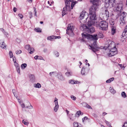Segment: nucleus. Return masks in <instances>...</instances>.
<instances>
[{
	"mask_svg": "<svg viewBox=\"0 0 127 127\" xmlns=\"http://www.w3.org/2000/svg\"><path fill=\"white\" fill-rule=\"evenodd\" d=\"M105 123H106L107 125L109 127L111 126V124L109 122L107 121H105Z\"/></svg>",
	"mask_w": 127,
	"mask_h": 127,
	"instance_id": "nucleus-49",
	"label": "nucleus"
},
{
	"mask_svg": "<svg viewBox=\"0 0 127 127\" xmlns=\"http://www.w3.org/2000/svg\"><path fill=\"white\" fill-rule=\"evenodd\" d=\"M72 73L71 72H68L65 73L66 76L67 77L69 76L72 75Z\"/></svg>",
	"mask_w": 127,
	"mask_h": 127,
	"instance_id": "nucleus-30",
	"label": "nucleus"
},
{
	"mask_svg": "<svg viewBox=\"0 0 127 127\" xmlns=\"http://www.w3.org/2000/svg\"><path fill=\"white\" fill-rule=\"evenodd\" d=\"M109 51L107 55L109 57L114 56L117 53V49L116 47L109 50Z\"/></svg>",
	"mask_w": 127,
	"mask_h": 127,
	"instance_id": "nucleus-9",
	"label": "nucleus"
},
{
	"mask_svg": "<svg viewBox=\"0 0 127 127\" xmlns=\"http://www.w3.org/2000/svg\"><path fill=\"white\" fill-rule=\"evenodd\" d=\"M77 81H74L72 80H69V83L72 84L77 83Z\"/></svg>",
	"mask_w": 127,
	"mask_h": 127,
	"instance_id": "nucleus-25",
	"label": "nucleus"
},
{
	"mask_svg": "<svg viewBox=\"0 0 127 127\" xmlns=\"http://www.w3.org/2000/svg\"><path fill=\"white\" fill-rule=\"evenodd\" d=\"M123 127H127V122L124 123Z\"/></svg>",
	"mask_w": 127,
	"mask_h": 127,
	"instance_id": "nucleus-53",
	"label": "nucleus"
},
{
	"mask_svg": "<svg viewBox=\"0 0 127 127\" xmlns=\"http://www.w3.org/2000/svg\"><path fill=\"white\" fill-rule=\"evenodd\" d=\"M73 124L74 127H83L81 124L76 122H74Z\"/></svg>",
	"mask_w": 127,
	"mask_h": 127,
	"instance_id": "nucleus-18",
	"label": "nucleus"
},
{
	"mask_svg": "<svg viewBox=\"0 0 127 127\" xmlns=\"http://www.w3.org/2000/svg\"><path fill=\"white\" fill-rule=\"evenodd\" d=\"M22 122L24 125L27 126L29 124V123L28 122H27L26 121H25L24 120H23Z\"/></svg>",
	"mask_w": 127,
	"mask_h": 127,
	"instance_id": "nucleus-45",
	"label": "nucleus"
},
{
	"mask_svg": "<svg viewBox=\"0 0 127 127\" xmlns=\"http://www.w3.org/2000/svg\"><path fill=\"white\" fill-rule=\"evenodd\" d=\"M55 37H56L54 36H48L47 37V39L48 40L51 41L52 39L55 38Z\"/></svg>",
	"mask_w": 127,
	"mask_h": 127,
	"instance_id": "nucleus-27",
	"label": "nucleus"
},
{
	"mask_svg": "<svg viewBox=\"0 0 127 127\" xmlns=\"http://www.w3.org/2000/svg\"><path fill=\"white\" fill-rule=\"evenodd\" d=\"M28 103L30 104V106H27L26 107V108H29V109H32L33 108L32 106L31 105L30 103L29 102Z\"/></svg>",
	"mask_w": 127,
	"mask_h": 127,
	"instance_id": "nucleus-40",
	"label": "nucleus"
},
{
	"mask_svg": "<svg viewBox=\"0 0 127 127\" xmlns=\"http://www.w3.org/2000/svg\"><path fill=\"white\" fill-rule=\"evenodd\" d=\"M29 14L30 15V18H31L32 17V13L31 12H29Z\"/></svg>",
	"mask_w": 127,
	"mask_h": 127,
	"instance_id": "nucleus-54",
	"label": "nucleus"
},
{
	"mask_svg": "<svg viewBox=\"0 0 127 127\" xmlns=\"http://www.w3.org/2000/svg\"><path fill=\"white\" fill-rule=\"evenodd\" d=\"M110 92L112 94H114L116 93V91L113 89L111 87L110 88Z\"/></svg>",
	"mask_w": 127,
	"mask_h": 127,
	"instance_id": "nucleus-29",
	"label": "nucleus"
},
{
	"mask_svg": "<svg viewBox=\"0 0 127 127\" xmlns=\"http://www.w3.org/2000/svg\"><path fill=\"white\" fill-rule=\"evenodd\" d=\"M73 115V114H69V117L70 119L72 121H73L74 120V119L72 117V116Z\"/></svg>",
	"mask_w": 127,
	"mask_h": 127,
	"instance_id": "nucleus-42",
	"label": "nucleus"
},
{
	"mask_svg": "<svg viewBox=\"0 0 127 127\" xmlns=\"http://www.w3.org/2000/svg\"><path fill=\"white\" fill-rule=\"evenodd\" d=\"M58 99L56 97H55V100L54 101V102L55 103V104L56 103H58Z\"/></svg>",
	"mask_w": 127,
	"mask_h": 127,
	"instance_id": "nucleus-51",
	"label": "nucleus"
},
{
	"mask_svg": "<svg viewBox=\"0 0 127 127\" xmlns=\"http://www.w3.org/2000/svg\"><path fill=\"white\" fill-rule=\"evenodd\" d=\"M56 74L55 72H50L49 73L50 75L52 77H54L55 75Z\"/></svg>",
	"mask_w": 127,
	"mask_h": 127,
	"instance_id": "nucleus-35",
	"label": "nucleus"
},
{
	"mask_svg": "<svg viewBox=\"0 0 127 127\" xmlns=\"http://www.w3.org/2000/svg\"><path fill=\"white\" fill-rule=\"evenodd\" d=\"M120 13H121V12ZM126 13L125 12H123L122 13H121V15L120 16V18L121 17L124 18L126 16Z\"/></svg>",
	"mask_w": 127,
	"mask_h": 127,
	"instance_id": "nucleus-26",
	"label": "nucleus"
},
{
	"mask_svg": "<svg viewBox=\"0 0 127 127\" xmlns=\"http://www.w3.org/2000/svg\"><path fill=\"white\" fill-rule=\"evenodd\" d=\"M0 46L2 48L5 49H6V45L4 42L1 40H0Z\"/></svg>",
	"mask_w": 127,
	"mask_h": 127,
	"instance_id": "nucleus-16",
	"label": "nucleus"
},
{
	"mask_svg": "<svg viewBox=\"0 0 127 127\" xmlns=\"http://www.w3.org/2000/svg\"><path fill=\"white\" fill-rule=\"evenodd\" d=\"M22 52L20 50H18L16 51V53L17 54H20Z\"/></svg>",
	"mask_w": 127,
	"mask_h": 127,
	"instance_id": "nucleus-46",
	"label": "nucleus"
},
{
	"mask_svg": "<svg viewBox=\"0 0 127 127\" xmlns=\"http://www.w3.org/2000/svg\"><path fill=\"white\" fill-rule=\"evenodd\" d=\"M127 33V31H125V32H123V34H122V35L121 36V38H123L124 39H125V38H126V37H127V34L126 35H125V33Z\"/></svg>",
	"mask_w": 127,
	"mask_h": 127,
	"instance_id": "nucleus-31",
	"label": "nucleus"
},
{
	"mask_svg": "<svg viewBox=\"0 0 127 127\" xmlns=\"http://www.w3.org/2000/svg\"><path fill=\"white\" fill-rule=\"evenodd\" d=\"M54 54L57 57H58L59 55V53L57 51H55L54 52Z\"/></svg>",
	"mask_w": 127,
	"mask_h": 127,
	"instance_id": "nucleus-43",
	"label": "nucleus"
},
{
	"mask_svg": "<svg viewBox=\"0 0 127 127\" xmlns=\"http://www.w3.org/2000/svg\"><path fill=\"white\" fill-rule=\"evenodd\" d=\"M9 55L10 56V58H11L13 57V54L12 51H9Z\"/></svg>",
	"mask_w": 127,
	"mask_h": 127,
	"instance_id": "nucleus-44",
	"label": "nucleus"
},
{
	"mask_svg": "<svg viewBox=\"0 0 127 127\" xmlns=\"http://www.w3.org/2000/svg\"><path fill=\"white\" fill-rule=\"evenodd\" d=\"M13 60L14 63L16 62V60L15 58H13Z\"/></svg>",
	"mask_w": 127,
	"mask_h": 127,
	"instance_id": "nucleus-59",
	"label": "nucleus"
},
{
	"mask_svg": "<svg viewBox=\"0 0 127 127\" xmlns=\"http://www.w3.org/2000/svg\"><path fill=\"white\" fill-rule=\"evenodd\" d=\"M109 23L111 25H114L115 24L114 20L112 19H110L109 21Z\"/></svg>",
	"mask_w": 127,
	"mask_h": 127,
	"instance_id": "nucleus-24",
	"label": "nucleus"
},
{
	"mask_svg": "<svg viewBox=\"0 0 127 127\" xmlns=\"http://www.w3.org/2000/svg\"><path fill=\"white\" fill-rule=\"evenodd\" d=\"M17 10V8L15 7H14L13 9V11L14 12H15Z\"/></svg>",
	"mask_w": 127,
	"mask_h": 127,
	"instance_id": "nucleus-58",
	"label": "nucleus"
},
{
	"mask_svg": "<svg viewBox=\"0 0 127 127\" xmlns=\"http://www.w3.org/2000/svg\"><path fill=\"white\" fill-rule=\"evenodd\" d=\"M95 26L101 30L106 31L108 29V24L106 21H102L99 23L98 22Z\"/></svg>",
	"mask_w": 127,
	"mask_h": 127,
	"instance_id": "nucleus-2",
	"label": "nucleus"
},
{
	"mask_svg": "<svg viewBox=\"0 0 127 127\" xmlns=\"http://www.w3.org/2000/svg\"><path fill=\"white\" fill-rule=\"evenodd\" d=\"M34 12H35V16H36V10L35 8H34Z\"/></svg>",
	"mask_w": 127,
	"mask_h": 127,
	"instance_id": "nucleus-56",
	"label": "nucleus"
},
{
	"mask_svg": "<svg viewBox=\"0 0 127 127\" xmlns=\"http://www.w3.org/2000/svg\"><path fill=\"white\" fill-rule=\"evenodd\" d=\"M90 20H88L87 23L89 25H93L95 26L98 22L96 17V14H89Z\"/></svg>",
	"mask_w": 127,
	"mask_h": 127,
	"instance_id": "nucleus-3",
	"label": "nucleus"
},
{
	"mask_svg": "<svg viewBox=\"0 0 127 127\" xmlns=\"http://www.w3.org/2000/svg\"><path fill=\"white\" fill-rule=\"evenodd\" d=\"M66 111L67 115H68V114L69 113V111L67 110H66Z\"/></svg>",
	"mask_w": 127,
	"mask_h": 127,
	"instance_id": "nucleus-64",
	"label": "nucleus"
},
{
	"mask_svg": "<svg viewBox=\"0 0 127 127\" xmlns=\"http://www.w3.org/2000/svg\"><path fill=\"white\" fill-rule=\"evenodd\" d=\"M82 40L83 41H87L88 40H90L91 41H93L94 42L91 45H89V48L91 49L94 52L98 50L100 48L98 47L96 44V41L98 39L97 34L94 35L89 34L88 33H83L82 34Z\"/></svg>",
	"mask_w": 127,
	"mask_h": 127,
	"instance_id": "nucleus-1",
	"label": "nucleus"
},
{
	"mask_svg": "<svg viewBox=\"0 0 127 127\" xmlns=\"http://www.w3.org/2000/svg\"><path fill=\"white\" fill-rule=\"evenodd\" d=\"M121 95L124 98H125L127 96L126 94L124 92H123L122 93Z\"/></svg>",
	"mask_w": 127,
	"mask_h": 127,
	"instance_id": "nucleus-36",
	"label": "nucleus"
},
{
	"mask_svg": "<svg viewBox=\"0 0 127 127\" xmlns=\"http://www.w3.org/2000/svg\"><path fill=\"white\" fill-rule=\"evenodd\" d=\"M43 58L40 56H38V59L39 60H42Z\"/></svg>",
	"mask_w": 127,
	"mask_h": 127,
	"instance_id": "nucleus-55",
	"label": "nucleus"
},
{
	"mask_svg": "<svg viewBox=\"0 0 127 127\" xmlns=\"http://www.w3.org/2000/svg\"><path fill=\"white\" fill-rule=\"evenodd\" d=\"M34 86L36 88H41V84L39 83H37V84H34Z\"/></svg>",
	"mask_w": 127,
	"mask_h": 127,
	"instance_id": "nucleus-23",
	"label": "nucleus"
},
{
	"mask_svg": "<svg viewBox=\"0 0 127 127\" xmlns=\"http://www.w3.org/2000/svg\"><path fill=\"white\" fill-rule=\"evenodd\" d=\"M106 114H107V113H105V112H103V113L102 115L103 116H104Z\"/></svg>",
	"mask_w": 127,
	"mask_h": 127,
	"instance_id": "nucleus-62",
	"label": "nucleus"
},
{
	"mask_svg": "<svg viewBox=\"0 0 127 127\" xmlns=\"http://www.w3.org/2000/svg\"><path fill=\"white\" fill-rule=\"evenodd\" d=\"M65 7H64L62 11V16H63L67 13V10L70 7L69 2L67 0L65 2Z\"/></svg>",
	"mask_w": 127,
	"mask_h": 127,
	"instance_id": "nucleus-7",
	"label": "nucleus"
},
{
	"mask_svg": "<svg viewBox=\"0 0 127 127\" xmlns=\"http://www.w3.org/2000/svg\"><path fill=\"white\" fill-rule=\"evenodd\" d=\"M123 5L122 3H119L117 4L115 7V11H116L121 12V11L123 9Z\"/></svg>",
	"mask_w": 127,
	"mask_h": 127,
	"instance_id": "nucleus-11",
	"label": "nucleus"
},
{
	"mask_svg": "<svg viewBox=\"0 0 127 127\" xmlns=\"http://www.w3.org/2000/svg\"><path fill=\"white\" fill-rule=\"evenodd\" d=\"M116 27L114 26H111V33L112 35L114 34L116 32Z\"/></svg>",
	"mask_w": 127,
	"mask_h": 127,
	"instance_id": "nucleus-19",
	"label": "nucleus"
},
{
	"mask_svg": "<svg viewBox=\"0 0 127 127\" xmlns=\"http://www.w3.org/2000/svg\"><path fill=\"white\" fill-rule=\"evenodd\" d=\"M55 104V106L54 108V111L56 112L57 111L58 109L59 106L58 104V103H56Z\"/></svg>",
	"mask_w": 127,
	"mask_h": 127,
	"instance_id": "nucleus-22",
	"label": "nucleus"
},
{
	"mask_svg": "<svg viewBox=\"0 0 127 127\" xmlns=\"http://www.w3.org/2000/svg\"><path fill=\"white\" fill-rule=\"evenodd\" d=\"M101 19L105 20H107L109 17V13L106 7L102 8L101 10Z\"/></svg>",
	"mask_w": 127,
	"mask_h": 127,
	"instance_id": "nucleus-5",
	"label": "nucleus"
},
{
	"mask_svg": "<svg viewBox=\"0 0 127 127\" xmlns=\"http://www.w3.org/2000/svg\"><path fill=\"white\" fill-rule=\"evenodd\" d=\"M83 118L84 119V120H87V119L88 118L87 117L85 116V117Z\"/></svg>",
	"mask_w": 127,
	"mask_h": 127,
	"instance_id": "nucleus-63",
	"label": "nucleus"
},
{
	"mask_svg": "<svg viewBox=\"0 0 127 127\" xmlns=\"http://www.w3.org/2000/svg\"><path fill=\"white\" fill-rule=\"evenodd\" d=\"M18 15L21 19H22V18H23V16L22 14H18Z\"/></svg>",
	"mask_w": 127,
	"mask_h": 127,
	"instance_id": "nucleus-52",
	"label": "nucleus"
},
{
	"mask_svg": "<svg viewBox=\"0 0 127 127\" xmlns=\"http://www.w3.org/2000/svg\"><path fill=\"white\" fill-rule=\"evenodd\" d=\"M88 16V14L84 11H83L81 13L80 16V19H83L85 16Z\"/></svg>",
	"mask_w": 127,
	"mask_h": 127,
	"instance_id": "nucleus-15",
	"label": "nucleus"
},
{
	"mask_svg": "<svg viewBox=\"0 0 127 127\" xmlns=\"http://www.w3.org/2000/svg\"><path fill=\"white\" fill-rule=\"evenodd\" d=\"M84 69L85 68L84 67H83L82 69L81 73L82 75H83L85 74V72H84Z\"/></svg>",
	"mask_w": 127,
	"mask_h": 127,
	"instance_id": "nucleus-39",
	"label": "nucleus"
},
{
	"mask_svg": "<svg viewBox=\"0 0 127 127\" xmlns=\"http://www.w3.org/2000/svg\"><path fill=\"white\" fill-rule=\"evenodd\" d=\"M21 105L22 107V108H24L25 107V105L23 103L22 104H20Z\"/></svg>",
	"mask_w": 127,
	"mask_h": 127,
	"instance_id": "nucleus-57",
	"label": "nucleus"
},
{
	"mask_svg": "<svg viewBox=\"0 0 127 127\" xmlns=\"http://www.w3.org/2000/svg\"><path fill=\"white\" fill-rule=\"evenodd\" d=\"M114 80V78L113 77H112L110 78L109 79H108L106 81V82L107 83H109L112 81Z\"/></svg>",
	"mask_w": 127,
	"mask_h": 127,
	"instance_id": "nucleus-32",
	"label": "nucleus"
},
{
	"mask_svg": "<svg viewBox=\"0 0 127 127\" xmlns=\"http://www.w3.org/2000/svg\"><path fill=\"white\" fill-rule=\"evenodd\" d=\"M93 5L98 6L100 4V1L99 0H90Z\"/></svg>",
	"mask_w": 127,
	"mask_h": 127,
	"instance_id": "nucleus-14",
	"label": "nucleus"
},
{
	"mask_svg": "<svg viewBox=\"0 0 127 127\" xmlns=\"http://www.w3.org/2000/svg\"><path fill=\"white\" fill-rule=\"evenodd\" d=\"M30 80L32 82L34 81L35 80V76L33 74H31L30 76Z\"/></svg>",
	"mask_w": 127,
	"mask_h": 127,
	"instance_id": "nucleus-21",
	"label": "nucleus"
},
{
	"mask_svg": "<svg viewBox=\"0 0 127 127\" xmlns=\"http://www.w3.org/2000/svg\"><path fill=\"white\" fill-rule=\"evenodd\" d=\"M98 35V37L100 38H102L103 37V34L101 33H99Z\"/></svg>",
	"mask_w": 127,
	"mask_h": 127,
	"instance_id": "nucleus-37",
	"label": "nucleus"
},
{
	"mask_svg": "<svg viewBox=\"0 0 127 127\" xmlns=\"http://www.w3.org/2000/svg\"><path fill=\"white\" fill-rule=\"evenodd\" d=\"M15 65L16 67L17 72L18 73L20 74V67L18 64H15Z\"/></svg>",
	"mask_w": 127,
	"mask_h": 127,
	"instance_id": "nucleus-20",
	"label": "nucleus"
},
{
	"mask_svg": "<svg viewBox=\"0 0 127 127\" xmlns=\"http://www.w3.org/2000/svg\"><path fill=\"white\" fill-rule=\"evenodd\" d=\"M88 26L84 24H81L80 25L81 28L83 29V30L86 31L88 32L92 33L95 32V29L92 26V25H89L87 23Z\"/></svg>",
	"mask_w": 127,
	"mask_h": 127,
	"instance_id": "nucleus-4",
	"label": "nucleus"
},
{
	"mask_svg": "<svg viewBox=\"0 0 127 127\" xmlns=\"http://www.w3.org/2000/svg\"><path fill=\"white\" fill-rule=\"evenodd\" d=\"M38 56H36L34 57V58L35 59H38Z\"/></svg>",
	"mask_w": 127,
	"mask_h": 127,
	"instance_id": "nucleus-60",
	"label": "nucleus"
},
{
	"mask_svg": "<svg viewBox=\"0 0 127 127\" xmlns=\"http://www.w3.org/2000/svg\"><path fill=\"white\" fill-rule=\"evenodd\" d=\"M108 45L107 47L109 50L116 47L115 43L112 41H109L108 43Z\"/></svg>",
	"mask_w": 127,
	"mask_h": 127,
	"instance_id": "nucleus-13",
	"label": "nucleus"
},
{
	"mask_svg": "<svg viewBox=\"0 0 127 127\" xmlns=\"http://www.w3.org/2000/svg\"><path fill=\"white\" fill-rule=\"evenodd\" d=\"M83 105H85L84 106H85L86 107L89 109H92L90 105H88L86 103H83Z\"/></svg>",
	"mask_w": 127,
	"mask_h": 127,
	"instance_id": "nucleus-28",
	"label": "nucleus"
},
{
	"mask_svg": "<svg viewBox=\"0 0 127 127\" xmlns=\"http://www.w3.org/2000/svg\"><path fill=\"white\" fill-rule=\"evenodd\" d=\"M74 28V26L72 24H69L68 25L67 29L66 30V33L71 36H73L74 33L73 32V30Z\"/></svg>",
	"mask_w": 127,
	"mask_h": 127,
	"instance_id": "nucleus-6",
	"label": "nucleus"
},
{
	"mask_svg": "<svg viewBox=\"0 0 127 127\" xmlns=\"http://www.w3.org/2000/svg\"><path fill=\"white\" fill-rule=\"evenodd\" d=\"M55 36L56 37H55V38H61V37L60 36Z\"/></svg>",
	"mask_w": 127,
	"mask_h": 127,
	"instance_id": "nucleus-61",
	"label": "nucleus"
},
{
	"mask_svg": "<svg viewBox=\"0 0 127 127\" xmlns=\"http://www.w3.org/2000/svg\"><path fill=\"white\" fill-rule=\"evenodd\" d=\"M59 79L61 80H64V78L63 76L62 75H60L59 77Z\"/></svg>",
	"mask_w": 127,
	"mask_h": 127,
	"instance_id": "nucleus-47",
	"label": "nucleus"
},
{
	"mask_svg": "<svg viewBox=\"0 0 127 127\" xmlns=\"http://www.w3.org/2000/svg\"><path fill=\"white\" fill-rule=\"evenodd\" d=\"M69 0L70 1H69ZM73 0H72V1H70V2H72V3L71 4V9H72L73 7L74 6V5H75V4L77 2L75 1H73Z\"/></svg>",
	"mask_w": 127,
	"mask_h": 127,
	"instance_id": "nucleus-33",
	"label": "nucleus"
},
{
	"mask_svg": "<svg viewBox=\"0 0 127 127\" xmlns=\"http://www.w3.org/2000/svg\"><path fill=\"white\" fill-rule=\"evenodd\" d=\"M71 98V99L74 100H75L76 99V97L73 95H71L70 96Z\"/></svg>",
	"mask_w": 127,
	"mask_h": 127,
	"instance_id": "nucleus-48",
	"label": "nucleus"
},
{
	"mask_svg": "<svg viewBox=\"0 0 127 127\" xmlns=\"http://www.w3.org/2000/svg\"><path fill=\"white\" fill-rule=\"evenodd\" d=\"M116 0H105V6L106 7L110 6V7H113L115 4Z\"/></svg>",
	"mask_w": 127,
	"mask_h": 127,
	"instance_id": "nucleus-8",
	"label": "nucleus"
},
{
	"mask_svg": "<svg viewBox=\"0 0 127 127\" xmlns=\"http://www.w3.org/2000/svg\"><path fill=\"white\" fill-rule=\"evenodd\" d=\"M98 6L93 5L90 9V14H96V10Z\"/></svg>",
	"mask_w": 127,
	"mask_h": 127,
	"instance_id": "nucleus-10",
	"label": "nucleus"
},
{
	"mask_svg": "<svg viewBox=\"0 0 127 127\" xmlns=\"http://www.w3.org/2000/svg\"><path fill=\"white\" fill-rule=\"evenodd\" d=\"M25 48L28 50L29 52L31 54L34 51V49L33 48H31L29 44L26 45Z\"/></svg>",
	"mask_w": 127,
	"mask_h": 127,
	"instance_id": "nucleus-12",
	"label": "nucleus"
},
{
	"mask_svg": "<svg viewBox=\"0 0 127 127\" xmlns=\"http://www.w3.org/2000/svg\"><path fill=\"white\" fill-rule=\"evenodd\" d=\"M124 18L121 17L120 20V25L122 26H123L125 24V22L124 19Z\"/></svg>",
	"mask_w": 127,
	"mask_h": 127,
	"instance_id": "nucleus-17",
	"label": "nucleus"
},
{
	"mask_svg": "<svg viewBox=\"0 0 127 127\" xmlns=\"http://www.w3.org/2000/svg\"><path fill=\"white\" fill-rule=\"evenodd\" d=\"M27 66V64H22L21 66V69H24Z\"/></svg>",
	"mask_w": 127,
	"mask_h": 127,
	"instance_id": "nucleus-34",
	"label": "nucleus"
},
{
	"mask_svg": "<svg viewBox=\"0 0 127 127\" xmlns=\"http://www.w3.org/2000/svg\"><path fill=\"white\" fill-rule=\"evenodd\" d=\"M118 65L121 67V68L123 69H124L125 67L124 64H118Z\"/></svg>",
	"mask_w": 127,
	"mask_h": 127,
	"instance_id": "nucleus-38",
	"label": "nucleus"
},
{
	"mask_svg": "<svg viewBox=\"0 0 127 127\" xmlns=\"http://www.w3.org/2000/svg\"><path fill=\"white\" fill-rule=\"evenodd\" d=\"M34 30L37 32H41V31L40 28H35Z\"/></svg>",
	"mask_w": 127,
	"mask_h": 127,
	"instance_id": "nucleus-41",
	"label": "nucleus"
},
{
	"mask_svg": "<svg viewBox=\"0 0 127 127\" xmlns=\"http://www.w3.org/2000/svg\"><path fill=\"white\" fill-rule=\"evenodd\" d=\"M81 111H79L77 112L76 114L79 116L81 114Z\"/></svg>",
	"mask_w": 127,
	"mask_h": 127,
	"instance_id": "nucleus-50",
	"label": "nucleus"
}]
</instances>
